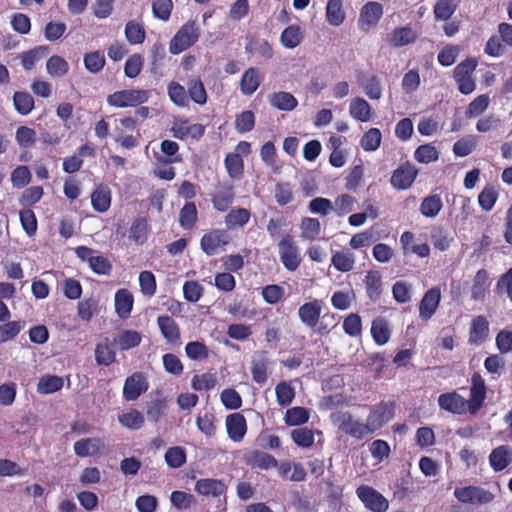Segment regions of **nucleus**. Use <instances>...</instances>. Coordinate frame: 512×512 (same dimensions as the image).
I'll use <instances>...</instances> for the list:
<instances>
[{
    "label": "nucleus",
    "instance_id": "1",
    "mask_svg": "<svg viewBox=\"0 0 512 512\" xmlns=\"http://www.w3.org/2000/svg\"><path fill=\"white\" fill-rule=\"evenodd\" d=\"M200 28L195 20L183 24L169 43V51L178 55L193 46L200 38Z\"/></svg>",
    "mask_w": 512,
    "mask_h": 512
},
{
    "label": "nucleus",
    "instance_id": "2",
    "mask_svg": "<svg viewBox=\"0 0 512 512\" xmlns=\"http://www.w3.org/2000/svg\"><path fill=\"white\" fill-rule=\"evenodd\" d=\"M331 420L339 431L357 440H362L369 435L366 424L355 419L349 411L332 413Z\"/></svg>",
    "mask_w": 512,
    "mask_h": 512
},
{
    "label": "nucleus",
    "instance_id": "3",
    "mask_svg": "<svg viewBox=\"0 0 512 512\" xmlns=\"http://www.w3.org/2000/svg\"><path fill=\"white\" fill-rule=\"evenodd\" d=\"M395 414V403L393 401H381L369 412L366 419V427L369 435L384 427Z\"/></svg>",
    "mask_w": 512,
    "mask_h": 512
},
{
    "label": "nucleus",
    "instance_id": "4",
    "mask_svg": "<svg viewBox=\"0 0 512 512\" xmlns=\"http://www.w3.org/2000/svg\"><path fill=\"white\" fill-rule=\"evenodd\" d=\"M232 239L227 229H211L203 234L200 248L207 256H214L224 251Z\"/></svg>",
    "mask_w": 512,
    "mask_h": 512
},
{
    "label": "nucleus",
    "instance_id": "5",
    "mask_svg": "<svg viewBox=\"0 0 512 512\" xmlns=\"http://www.w3.org/2000/svg\"><path fill=\"white\" fill-rule=\"evenodd\" d=\"M149 92L144 89H125L116 91L107 97V103L116 108L136 107L146 103Z\"/></svg>",
    "mask_w": 512,
    "mask_h": 512
},
{
    "label": "nucleus",
    "instance_id": "6",
    "mask_svg": "<svg viewBox=\"0 0 512 512\" xmlns=\"http://www.w3.org/2000/svg\"><path fill=\"white\" fill-rule=\"evenodd\" d=\"M236 198L235 187L231 182H218L210 193V201L218 212H227Z\"/></svg>",
    "mask_w": 512,
    "mask_h": 512
},
{
    "label": "nucleus",
    "instance_id": "7",
    "mask_svg": "<svg viewBox=\"0 0 512 512\" xmlns=\"http://www.w3.org/2000/svg\"><path fill=\"white\" fill-rule=\"evenodd\" d=\"M455 498L467 504L483 505L493 501L494 494L480 486L458 487L454 490Z\"/></svg>",
    "mask_w": 512,
    "mask_h": 512
},
{
    "label": "nucleus",
    "instance_id": "8",
    "mask_svg": "<svg viewBox=\"0 0 512 512\" xmlns=\"http://www.w3.org/2000/svg\"><path fill=\"white\" fill-rule=\"evenodd\" d=\"M356 495L364 506L372 512H386L389 508V501L369 485H360L356 489Z\"/></svg>",
    "mask_w": 512,
    "mask_h": 512
},
{
    "label": "nucleus",
    "instance_id": "9",
    "mask_svg": "<svg viewBox=\"0 0 512 512\" xmlns=\"http://www.w3.org/2000/svg\"><path fill=\"white\" fill-rule=\"evenodd\" d=\"M279 256L284 267L289 271H295L301 263L299 248L293 237L286 234L278 243Z\"/></svg>",
    "mask_w": 512,
    "mask_h": 512
},
{
    "label": "nucleus",
    "instance_id": "10",
    "mask_svg": "<svg viewBox=\"0 0 512 512\" xmlns=\"http://www.w3.org/2000/svg\"><path fill=\"white\" fill-rule=\"evenodd\" d=\"M487 395L485 380L480 373L475 372L471 376L470 398L467 400L469 411L474 414L484 404Z\"/></svg>",
    "mask_w": 512,
    "mask_h": 512
},
{
    "label": "nucleus",
    "instance_id": "11",
    "mask_svg": "<svg viewBox=\"0 0 512 512\" xmlns=\"http://www.w3.org/2000/svg\"><path fill=\"white\" fill-rule=\"evenodd\" d=\"M418 170L410 162L401 164L393 171L390 183L396 190H407L414 183Z\"/></svg>",
    "mask_w": 512,
    "mask_h": 512
},
{
    "label": "nucleus",
    "instance_id": "12",
    "mask_svg": "<svg viewBox=\"0 0 512 512\" xmlns=\"http://www.w3.org/2000/svg\"><path fill=\"white\" fill-rule=\"evenodd\" d=\"M148 390V382L141 372H135L126 378L123 386V397L127 401L138 399Z\"/></svg>",
    "mask_w": 512,
    "mask_h": 512
},
{
    "label": "nucleus",
    "instance_id": "13",
    "mask_svg": "<svg viewBox=\"0 0 512 512\" xmlns=\"http://www.w3.org/2000/svg\"><path fill=\"white\" fill-rule=\"evenodd\" d=\"M438 405L441 410L456 415L464 414L468 409L467 400L456 391L440 394Z\"/></svg>",
    "mask_w": 512,
    "mask_h": 512
},
{
    "label": "nucleus",
    "instance_id": "14",
    "mask_svg": "<svg viewBox=\"0 0 512 512\" xmlns=\"http://www.w3.org/2000/svg\"><path fill=\"white\" fill-rule=\"evenodd\" d=\"M225 426L228 437L236 443L244 439L248 430L246 418L239 412L229 414L226 417Z\"/></svg>",
    "mask_w": 512,
    "mask_h": 512
},
{
    "label": "nucleus",
    "instance_id": "15",
    "mask_svg": "<svg viewBox=\"0 0 512 512\" xmlns=\"http://www.w3.org/2000/svg\"><path fill=\"white\" fill-rule=\"evenodd\" d=\"M322 308L323 301L320 299H314L312 301L305 302L299 307L298 316L305 326L314 328L319 322Z\"/></svg>",
    "mask_w": 512,
    "mask_h": 512
},
{
    "label": "nucleus",
    "instance_id": "16",
    "mask_svg": "<svg viewBox=\"0 0 512 512\" xmlns=\"http://www.w3.org/2000/svg\"><path fill=\"white\" fill-rule=\"evenodd\" d=\"M270 359L266 351H257L251 360L250 372L257 384H264L268 379Z\"/></svg>",
    "mask_w": 512,
    "mask_h": 512
},
{
    "label": "nucleus",
    "instance_id": "17",
    "mask_svg": "<svg viewBox=\"0 0 512 512\" xmlns=\"http://www.w3.org/2000/svg\"><path fill=\"white\" fill-rule=\"evenodd\" d=\"M441 300V291L438 287L429 289L419 304V316L422 320H429L436 312Z\"/></svg>",
    "mask_w": 512,
    "mask_h": 512
},
{
    "label": "nucleus",
    "instance_id": "18",
    "mask_svg": "<svg viewBox=\"0 0 512 512\" xmlns=\"http://www.w3.org/2000/svg\"><path fill=\"white\" fill-rule=\"evenodd\" d=\"M383 14V7L378 2L366 3L361 12L359 18V27L362 30H367L370 27L375 26Z\"/></svg>",
    "mask_w": 512,
    "mask_h": 512
},
{
    "label": "nucleus",
    "instance_id": "19",
    "mask_svg": "<svg viewBox=\"0 0 512 512\" xmlns=\"http://www.w3.org/2000/svg\"><path fill=\"white\" fill-rule=\"evenodd\" d=\"M489 335V322L483 315L472 319L469 329V343L473 345L482 344Z\"/></svg>",
    "mask_w": 512,
    "mask_h": 512
},
{
    "label": "nucleus",
    "instance_id": "20",
    "mask_svg": "<svg viewBox=\"0 0 512 512\" xmlns=\"http://www.w3.org/2000/svg\"><path fill=\"white\" fill-rule=\"evenodd\" d=\"M489 463L495 472L504 470L512 463V449L507 445L496 447L489 455Z\"/></svg>",
    "mask_w": 512,
    "mask_h": 512
},
{
    "label": "nucleus",
    "instance_id": "21",
    "mask_svg": "<svg viewBox=\"0 0 512 512\" xmlns=\"http://www.w3.org/2000/svg\"><path fill=\"white\" fill-rule=\"evenodd\" d=\"M490 284L491 281L488 271L486 269L478 270L473 278L471 298L475 301L484 300L489 291Z\"/></svg>",
    "mask_w": 512,
    "mask_h": 512
},
{
    "label": "nucleus",
    "instance_id": "22",
    "mask_svg": "<svg viewBox=\"0 0 512 512\" xmlns=\"http://www.w3.org/2000/svg\"><path fill=\"white\" fill-rule=\"evenodd\" d=\"M278 474L284 478L294 482L304 481L306 478V470L301 463H291L289 461L277 462Z\"/></svg>",
    "mask_w": 512,
    "mask_h": 512
},
{
    "label": "nucleus",
    "instance_id": "23",
    "mask_svg": "<svg viewBox=\"0 0 512 512\" xmlns=\"http://www.w3.org/2000/svg\"><path fill=\"white\" fill-rule=\"evenodd\" d=\"M112 195L107 185H98L91 194V205L96 212L104 213L111 206Z\"/></svg>",
    "mask_w": 512,
    "mask_h": 512
},
{
    "label": "nucleus",
    "instance_id": "24",
    "mask_svg": "<svg viewBox=\"0 0 512 512\" xmlns=\"http://www.w3.org/2000/svg\"><path fill=\"white\" fill-rule=\"evenodd\" d=\"M246 464L253 469L268 470L277 466V460L269 453L253 450L247 454Z\"/></svg>",
    "mask_w": 512,
    "mask_h": 512
},
{
    "label": "nucleus",
    "instance_id": "25",
    "mask_svg": "<svg viewBox=\"0 0 512 512\" xmlns=\"http://www.w3.org/2000/svg\"><path fill=\"white\" fill-rule=\"evenodd\" d=\"M158 327L163 337L170 343H178L180 341V328L176 321L167 315L157 318Z\"/></svg>",
    "mask_w": 512,
    "mask_h": 512
},
{
    "label": "nucleus",
    "instance_id": "26",
    "mask_svg": "<svg viewBox=\"0 0 512 512\" xmlns=\"http://www.w3.org/2000/svg\"><path fill=\"white\" fill-rule=\"evenodd\" d=\"M134 298L127 289H119L115 293V311L121 319H127L132 311Z\"/></svg>",
    "mask_w": 512,
    "mask_h": 512
},
{
    "label": "nucleus",
    "instance_id": "27",
    "mask_svg": "<svg viewBox=\"0 0 512 512\" xmlns=\"http://www.w3.org/2000/svg\"><path fill=\"white\" fill-rule=\"evenodd\" d=\"M251 218V213L246 208H233L228 210L224 218L225 225L228 230L243 228L248 224Z\"/></svg>",
    "mask_w": 512,
    "mask_h": 512
},
{
    "label": "nucleus",
    "instance_id": "28",
    "mask_svg": "<svg viewBox=\"0 0 512 512\" xmlns=\"http://www.w3.org/2000/svg\"><path fill=\"white\" fill-rule=\"evenodd\" d=\"M104 447L100 438H84L74 443V452L79 457H88L98 454Z\"/></svg>",
    "mask_w": 512,
    "mask_h": 512
},
{
    "label": "nucleus",
    "instance_id": "29",
    "mask_svg": "<svg viewBox=\"0 0 512 512\" xmlns=\"http://www.w3.org/2000/svg\"><path fill=\"white\" fill-rule=\"evenodd\" d=\"M195 490L204 496L218 497L227 490L226 485L217 479H200L195 484Z\"/></svg>",
    "mask_w": 512,
    "mask_h": 512
},
{
    "label": "nucleus",
    "instance_id": "30",
    "mask_svg": "<svg viewBox=\"0 0 512 512\" xmlns=\"http://www.w3.org/2000/svg\"><path fill=\"white\" fill-rule=\"evenodd\" d=\"M416 39V32L409 26L395 28L388 35V43L392 47H402L414 43Z\"/></svg>",
    "mask_w": 512,
    "mask_h": 512
},
{
    "label": "nucleus",
    "instance_id": "31",
    "mask_svg": "<svg viewBox=\"0 0 512 512\" xmlns=\"http://www.w3.org/2000/svg\"><path fill=\"white\" fill-rule=\"evenodd\" d=\"M188 97L197 105H205L208 100V94L205 86L199 76L190 77L187 81Z\"/></svg>",
    "mask_w": 512,
    "mask_h": 512
},
{
    "label": "nucleus",
    "instance_id": "32",
    "mask_svg": "<svg viewBox=\"0 0 512 512\" xmlns=\"http://www.w3.org/2000/svg\"><path fill=\"white\" fill-rule=\"evenodd\" d=\"M114 341L110 342L108 338L97 344L95 348V360L98 365L109 366L116 360L114 350Z\"/></svg>",
    "mask_w": 512,
    "mask_h": 512
},
{
    "label": "nucleus",
    "instance_id": "33",
    "mask_svg": "<svg viewBox=\"0 0 512 512\" xmlns=\"http://www.w3.org/2000/svg\"><path fill=\"white\" fill-rule=\"evenodd\" d=\"M364 284L367 297L373 302L379 300L382 294V277L380 272L377 270L368 271L364 279Z\"/></svg>",
    "mask_w": 512,
    "mask_h": 512
},
{
    "label": "nucleus",
    "instance_id": "34",
    "mask_svg": "<svg viewBox=\"0 0 512 512\" xmlns=\"http://www.w3.org/2000/svg\"><path fill=\"white\" fill-rule=\"evenodd\" d=\"M261 84V76L259 71L254 68H248L242 75L240 80V90L243 95H252Z\"/></svg>",
    "mask_w": 512,
    "mask_h": 512
},
{
    "label": "nucleus",
    "instance_id": "35",
    "mask_svg": "<svg viewBox=\"0 0 512 512\" xmlns=\"http://www.w3.org/2000/svg\"><path fill=\"white\" fill-rule=\"evenodd\" d=\"M167 94L170 101L179 108H186L190 104L188 89L176 81H171L167 85Z\"/></svg>",
    "mask_w": 512,
    "mask_h": 512
},
{
    "label": "nucleus",
    "instance_id": "36",
    "mask_svg": "<svg viewBox=\"0 0 512 512\" xmlns=\"http://www.w3.org/2000/svg\"><path fill=\"white\" fill-rule=\"evenodd\" d=\"M269 103L278 110L291 111L297 107L298 100L289 92L279 91L269 95Z\"/></svg>",
    "mask_w": 512,
    "mask_h": 512
},
{
    "label": "nucleus",
    "instance_id": "37",
    "mask_svg": "<svg viewBox=\"0 0 512 512\" xmlns=\"http://www.w3.org/2000/svg\"><path fill=\"white\" fill-rule=\"evenodd\" d=\"M371 335L374 342L379 346H382L389 341L391 337V330L384 317L379 316L372 321Z\"/></svg>",
    "mask_w": 512,
    "mask_h": 512
},
{
    "label": "nucleus",
    "instance_id": "38",
    "mask_svg": "<svg viewBox=\"0 0 512 512\" xmlns=\"http://www.w3.org/2000/svg\"><path fill=\"white\" fill-rule=\"evenodd\" d=\"M49 51H50L49 46L40 45V46L34 47L33 49L23 52L19 56L21 59L23 68L25 70L33 69L35 64L39 60H41L42 58H44L48 55Z\"/></svg>",
    "mask_w": 512,
    "mask_h": 512
},
{
    "label": "nucleus",
    "instance_id": "39",
    "mask_svg": "<svg viewBox=\"0 0 512 512\" xmlns=\"http://www.w3.org/2000/svg\"><path fill=\"white\" fill-rule=\"evenodd\" d=\"M142 341V335L135 330H123L114 339L115 345L121 351L130 350L140 345Z\"/></svg>",
    "mask_w": 512,
    "mask_h": 512
},
{
    "label": "nucleus",
    "instance_id": "40",
    "mask_svg": "<svg viewBox=\"0 0 512 512\" xmlns=\"http://www.w3.org/2000/svg\"><path fill=\"white\" fill-rule=\"evenodd\" d=\"M198 221V210L194 202H186L179 212V224L184 230H191Z\"/></svg>",
    "mask_w": 512,
    "mask_h": 512
},
{
    "label": "nucleus",
    "instance_id": "41",
    "mask_svg": "<svg viewBox=\"0 0 512 512\" xmlns=\"http://www.w3.org/2000/svg\"><path fill=\"white\" fill-rule=\"evenodd\" d=\"M125 37L129 44H142L146 38L144 26L136 20H129L125 25Z\"/></svg>",
    "mask_w": 512,
    "mask_h": 512
},
{
    "label": "nucleus",
    "instance_id": "42",
    "mask_svg": "<svg viewBox=\"0 0 512 512\" xmlns=\"http://www.w3.org/2000/svg\"><path fill=\"white\" fill-rule=\"evenodd\" d=\"M459 2L460 0H437L433 8L435 20H449L457 10Z\"/></svg>",
    "mask_w": 512,
    "mask_h": 512
},
{
    "label": "nucleus",
    "instance_id": "43",
    "mask_svg": "<svg viewBox=\"0 0 512 512\" xmlns=\"http://www.w3.org/2000/svg\"><path fill=\"white\" fill-rule=\"evenodd\" d=\"M99 312V301L95 297L85 298L78 302L77 315L81 320L88 322Z\"/></svg>",
    "mask_w": 512,
    "mask_h": 512
},
{
    "label": "nucleus",
    "instance_id": "44",
    "mask_svg": "<svg viewBox=\"0 0 512 512\" xmlns=\"http://www.w3.org/2000/svg\"><path fill=\"white\" fill-rule=\"evenodd\" d=\"M346 14L342 7V0H328L326 6V20L332 26H340Z\"/></svg>",
    "mask_w": 512,
    "mask_h": 512
},
{
    "label": "nucleus",
    "instance_id": "45",
    "mask_svg": "<svg viewBox=\"0 0 512 512\" xmlns=\"http://www.w3.org/2000/svg\"><path fill=\"white\" fill-rule=\"evenodd\" d=\"M302 40L303 33L298 25H290L286 27L280 35V42L287 49L297 47Z\"/></svg>",
    "mask_w": 512,
    "mask_h": 512
},
{
    "label": "nucleus",
    "instance_id": "46",
    "mask_svg": "<svg viewBox=\"0 0 512 512\" xmlns=\"http://www.w3.org/2000/svg\"><path fill=\"white\" fill-rule=\"evenodd\" d=\"M350 115L361 122H368L371 119V106L363 98L354 99L349 106Z\"/></svg>",
    "mask_w": 512,
    "mask_h": 512
},
{
    "label": "nucleus",
    "instance_id": "47",
    "mask_svg": "<svg viewBox=\"0 0 512 512\" xmlns=\"http://www.w3.org/2000/svg\"><path fill=\"white\" fill-rule=\"evenodd\" d=\"M331 263L337 271L349 272L355 264V256L348 250L337 251L332 255Z\"/></svg>",
    "mask_w": 512,
    "mask_h": 512
},
{
    "label": "nucleus",
    "instance_id": "48",
    "mask_svg": "<svg viewBox=\"0 0 512 512\" xmlns=\"http://www.w3.org/2000/svg\"><path fill=\"white\" fill-rule=\"evenodd\" d=\"M149 233L148 222L143 217L133 220L130 227V238L138 245H142L147 241Z\"/></svg>",
    "mask_w": 512,
    "mask_h": 512
},
{
    "label": "nucleus",
    "instance_id": "49",
    "mask_svg": "<svg viewBox=\"0 0 512 512\" xmlns=\"http://www.w3.org/2000/svg\"><path fill=\"white\" fill-rule=\"evenodd\" d=\"M443 207L442 199L439 195L434 194L425 197L420 205V212L428 218L436 217Z\"/></svg>",
    "mask_w": 512,
    "mask_h": 512
},
{
    "label": "nucleus",
    "instance_id": "50",
    "mask_svg": "<svg viewBox=\"0 0 512 512\" xmlns=\"http://www.w3.org/2000/svg\"><path fill=\"white\" fill-rule=\"evenodd\" d=\"M225 167L228 175L232 179H240L244 173V161L238 153H229L226 155Z\"/></svg>",
    "mask_w": 512,
    "mask_h": 512
},
{
    "label": "nucleus",
    "instance_id": "51",
    "mask_svg": "<svg viewBox=\"0 0 512 512\" xmlns=\"http://www.w3.org/2000/svg\"><path fill=\"white\" fill-rule=\"evenodd\" d=\"M47 73L52 77L61 78L69 71L68 62L59 55H53L46 62Z\"/></svg>",
    "mask_w": 512,
    "mask_h": 512
},
{
    "label": "nucleus",
    "instance_id": "52",
    "mask_svg": "<svg viewBox=\"0 0 512 512\" xmlns=\"http://www.w3.org/2000/svg\"><path fill=\"white\" fill-rule=\"evenodd\" d=\"M276 401L279 406H289L295 398V390L290 382L281 381L275 387Z\"/></svg>",
    "mask_w": 512,
    "mask_h": 512
},
{
    "label": "nucleus",
    "instance_id": "53",
    "mask_svg": "<svg viewBox=\"0 0 512 512\" xmlns=\"http://www.w3.org/2000/svg\"><path fill=\"white\" fill-rule=\"evenodd\" d=\"M309 417L308 409L296 406L286 410L284 421L288 426H299L308 422Z\"/></svg>",
    "mask_w": 512,
    "mask_h": 512
},
{
    "label": "nucleus",
    "instance_id": "54",
    "mask_svg": "<svg viewBox=\"0 0 512 512\" xmlns=\"http://www.w3.org/2000/svg\"><path fill=\"white\" fill-rule=\"evenodd\" d=\"M15 110L21 115H28L34 108L33 97L25 91H17L13 95Z\"/></svg>",
    "mask_w": 512,
    "mask_h": 512
},
{
    "label": "nucleus",
    "instance_id": "55",
    "mask_svg": "<svg viewBox=\"0 0 512 512\" xmlns=\"http://www.w3.org/2000/svg\"><path fill=\"white\" fill-rule=\"evenodd\" d=\"M63 387V379L56 375H48L40 378L37 391L40 394H52Z\"/></svg>",
    "mask_w": 512,
    "mask_h": 512
},
{
    "label": "nucleus",
    "instance_id": "56",
    "mask_svg": "<svg viewBox=\"0 0 512 512\" xmlns=\"http://www.w3.org/2000/svg\"><path fill=\"white\" fill-rule=\"evenodd\" d=\"M83 62L86 70L90 73L96 74L104 68L106 59L102 52L93 51L84 55Z\"/></svg>",
    "mask_w": 512,
    "mask_h": 512
},
{
    "label": "nucleus",
    "instance_id": "57",
    "mask_svg": "<svg viewBox=\"0 0 512 512\" xmlns=\"http://www.w3.org/2000/svg\"><path fill=\"white\" fill-rule=\"evenodd\" d=\"M16 141L21 148H32L37 139L36 131L28 126H19L15 134Z\"/></svg>",
    "mask_w": 512,
    "mask_h": 512
},
{
    "label": "nucleus",
    "instance_id": "58",
    "mask_svg": "<svg viewBox=\"0 0 512 512\" xmlns=\"http://www.w3.org/2000/svg\"><path fill=\"white\" fill-rule=\"evenodd\" d=\"M382 134L378 128H370L364 133L360 144L364 151H375L380 147Z\"/></svg>",
    "mask_w": 512,
    "mask_h": 512
},
{
    "label": "nucleus",
    "instance_id": "59",
    "mask_svg": "<svg viewBox=\"0 0 512 512\" xmlns=\"http://www.w3.org/2000/svg\"><path fill=\"white\" fill-rule=\"evenodd\" d=\"M300 228L302 238L310 241L317 239L321 232L320 221L316 218L306 217L302 219Z\"/></svg>",
    "mask_w": 512,
    "mask_h": 512
},
{
    "label": "nucleus",
    "instance_id": "60",
    "mask_svg": "<svg viewBox=\"0 0 512 512\" xmlns=\"http://www.w3.org/2000/svg\"><path fill=\"white\" fill-rule=\"evenodd\" d=\"M291 438L297 446L302 448L311 447L315 440L313 430L307 427L293 429Z\"/></svg>",
    "mask_w": 512,
    "mask_h": 512
},
{
    "label": "nucleus",
    "instance_id": "61",
    "mask_svg": "<svg viewBox=\"0 0 512 512\" xmlns=\"http://www.w3.org/2000/svg\"><path fill=\"white\" fill-rule=\"evenodd\" d=\"M414 158L419 163L428 164L439 158V152L432 144H423L416 148Z\"/></svg>",
    "mask_w": 512,
    "mask_h": 512
},
{
    "label": "nucleus",
    "instance_id": "62",
    "mask_svg": "<svg viewBox=\"0 0 512 512\" xmlns=\"http://www.w3.org/2000/svg\"><path fill=\"white\" fill-rule=\"evenodd\" d=\"M197 428L206 436L213 437L216 434V417L212 412H205L196 419Z\"/></svg>",
    "mask_w": 512,
    "mask_h": 512
},
{
    "label": "nucleus",
    "instance_id": "63",
    "mask_svg": "<svg viewBox=\"0 0 512 512\" xmlns=\"http://www.w3.org/2000/svg\"><path fill=\"white\" fill-rule=\"evenodd\" d=\"M490 98L488 94H481L469 103L465 115L467 118L480 116L489 106Z\"/></svg>",
    "mask_w": 512,
    "mask_h": 512
},
{
    "label": "nucleus",
    "instance_id": "64",
    "mask_svg": "<svg viewBox=\"0 0 512 512\" xmlns=\"http://www.w3.org/2000/svg\"><path fill=\"white\" fill-rule=\"evenodd\" d=\"M496 292L499 295L505 294L512 302V267L499 277Z\"/></svg>",
    "mask_w": 512,
    "mask_h": 512
}]
</instances>
